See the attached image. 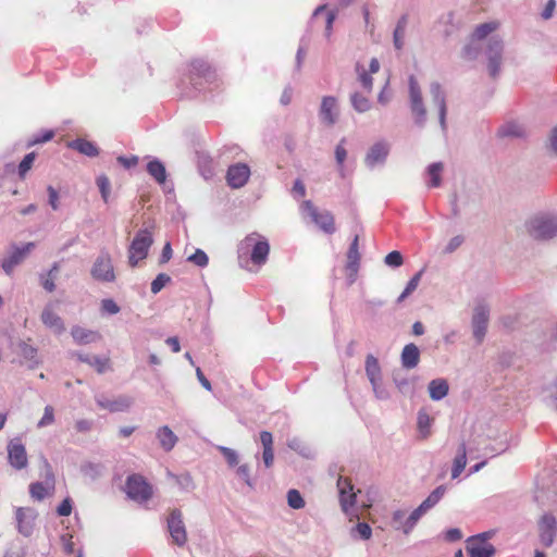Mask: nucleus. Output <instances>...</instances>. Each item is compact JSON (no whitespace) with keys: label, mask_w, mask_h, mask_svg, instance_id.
Returning <instances> with one entry per match:
<instances>
[{"label":"nucleus","mask_w":557,"mask_h":557,"mask_svg":"<svg viewBox=\"0 0 557 557\" xmlns=\"http://www.w3.org/2000/svg\"><path fill=\"white\" fill-rule=\"evenodd\" d=\"M238 259L249 255L250 261L256 265L267 262L270 252V245L267 238L257 233L247 235L238 245Z\"/></svg>","instance_id":"1"},{"label":"nucleus","mask_w":557,"mask_h":557,"mask_svg":"<svg viewBox=\"0 0 557 557\" xmlns=\"http://www.w3.org/2000/svg\"><path fill=\"white\" fill-rule=\"evenodd\" d=\"M153 228L154 225L151 224L135 234L128 247V264L132 268L137 267L139 261L148 257L149 249L153 244Z\"/></svg>","instance_id":"2"},{"label":"nucleus","mask_w":557,"mask_h":557,"mask_svg":"<svg viewBox=\"0 0 557 557\" xmlns=\"http://www.w3.org/2000/svg\"><path fill=\"white\" fill-rule=\"evenodd\" d=\"M216 72L211 65L201 59L194 60L189 69V84L196 91H202L209 88L216 81Z\"/></svg>","instance_id":"3"},{"label":"nucleus","mask_w":557,"mask_h":557,"mask_svg":"<svg viewBox=\"0 0 557 557\" xmlns=\"http://www.w3.org/2000/svg\"><path fill=\"white\" fill-rule=\"evenodd\" d=\"M530 235L540 240L550 239L557 236V215L552 213H539L528 222Z\"/></svg>","instance_id":"4"},{"label":"nucleus","mask_w":557,"mask_h":557,"mask_svg":"<svg viewBox=\"0 0 557 557\" xmlns=\"http://www.w3.org/2000/svg\"><path fill=\"white\" fill-rule=\"evenodd\" d=\"M447 486L442 484L433 490L429 496L407 517L405 520L404 533L409 534L418 521L432 508H434L444 497Z\"/></svg>","instance_id":"5"},{"label":"nucleus","mask_w":557,"mask_h":557,"mask_svg":"<svg viewBox=\"0 0 557 557\" xmlns=\"http://www.w3.org/2000/svg\"><path fill=\"white\" fill-rule=\"evenodd\" d=\"M409 107L416 125L423 127L426 122V109L422 98L420 85L414 75L408 77Z\"/></svg>","instance_id":"6"},{"label":"nucleus","mask_w":557,"mask_h":557,"mask_svg":"<svg viewBox=\"0 0 557 557\" xmlns=\"http://www.w3.org/2000/svg\"><path fill=\"white\" fill-rule=\"evenodd\" d=\"M300 210L304 215H308L324 233H335L334 216L330 211L324 210L320 212L310 200H305L300 206Z\"/></svg>","instance_id":"7"},{"label":"nucleus","mask_w":557,"mask_h":557,"mask_svg":"<svg viewBox=\"0 0 557 557\" xmlns=\"http://www.w3.org/2000/svg\"><path fill=\"white\" fill-rule=\"evenodd\" d=\"M90 275L95 281L101 283H112L115 281V272L112 258L108 251H102L95 260Z\"/></svg>","instance_id":"8"},{"label":"nucleus","mask_w":557,"mask_h":557,"mask_svg":"<svg viewBox=\"0 0 557 557\" xmlns=\"http://www.w3.org/2000/svg\"><path fill=\"white\" fill-rule=\"evenodd\" d=\"M125 491L127 496L138 503H145L151 497V486L140 474H132L126 479Z\"/></svg>","instance_id":"9"},{"label":"nucleus","mask_w":557,"mask_h":557,"mask_svg":"<svg viewBox=\"0 0 557 557\" xmlns=\"http://www.w3.org/2000/svg\"><path fill=\"white\" fill-rule=\"evenodd\" d=\"M490 321V307L486 302L481 301L475 305L471 319L473 337L480 344L483 342Z\"/></svg>","instance_id":"10"},{"label":"nucleus","mask_w":557,"mask_h":557,"mask_svg":"<svg viewBox=\"0 0 557 557\" xmlns=\"http://www.w3.org/2000/svg\"><path fill=\"white\" fill-rule=\"evenodd\" d=\"M391 151V145L386 140L374 143L364 157V164L369 170L383 166Z\"/></svg>","instance_id":"11"},{"label":"nucleus","mask_w":557,"mask_h":557,"mask_svg":"<svg viewBox=\"0 0 557 557\" xmlns=\"http://www.w3.org/2000/svg\"><path fill=\"white\" fill-rule=\"evenodd\" d=\"M491 532H483L471 536L468 540L467 550L471 557H492L495 554V547L487 543Z\"/></svg>","instance_id":"12"},{"label":"nucleus","mask_w":557,"mask_h":557,"mask_svg":"<svg viewBox=\"0 0 557 557\" xmlns=\"http://www.w3.org/2000/svg\"><path fill=\"white\" fill-rule=\"evenodd\" d=\"M503 50V40L496 36L491 37L486 48V55L488 59V73L493 78L497 77L500 72Z\"/></svg>","instance_id":"13"},{"label":"nucleus","mask_w":557,"mask_h":557,"mask_svg":"<svg viewBox=\"0 0 557 557\" xmlns=\"http://www.w3.org/2000/svg\"><path fill=\"white\" fill-rule=\"evenodd\" d=\"M168 530L173 543L182 547L187 542V532L180 509H173L168 518Z\"/></svg>","instance_id":"14"},{"label":"nucleus","mask_w":557,"mask_h":557,"mask_svg":"<svg viewBox=\"0 0 557 557\" xmlns=\"http://www.w3.org/2000/svg\"><path fill=\"white\" fill-rule=\"evenodd\" d=\"M430 94H431L433 103L437 107V110H438V121H440L441 128L444 133H446L447 132L446 94H445L442 85L438 82H432L430 84Z\"/></svg>","instance_id":"15"},{"label":"nucleus","mask_w":557,"mask_h":557,"mask_svg":"<svg viewBox=\"0 0 557 557\" xmlns=\"http://www.w3.org/2000/svg\"><path fill=\"white\" fill-rule=\"evenodd\" d=\"M37 511L30 507H18L15 511L17 531L23 536H30L34 531Z\"/></svg>","instance_id":"16"},{"label":"nucleus","mask_w":557,"mask_h":557,"mask_svg":"<svg viewBox=\"0 0 557 557\" xmlns=\"http://www.w3.org/2000/svg\"><path fill=\"white\" fill-rule=\"evenodd\" d=\"M250 176V168L246 163H236L228 166L226 182L231 188L244 187Z\"/></svg>","instance_id":"17"},{"label":"nucleus","mask_w":557,"mask_h":557,"mask_svg":"<svg viewBox=\"0 0 557 557\" xmlns=\"http://www.w3.org/2000/svg\"><path fill=\"white\" fill-rule=\"evenodd\" d=\"M339 111L337 100L333 96H324L319 109V117L325 126H333L338 119Z\"/></svg>","instance_id":"18"},{"label":"nucleus","mask_w":557,"mask_h":557,"mask_svg":"<svg viewBox=\"0 0 557 557\" xmlns=\"http://www.w3.org/2000/svg\"><path fill=\"white\" fill-rule=\"evenodd\" d=\"M96 404L110 412L127 411L133 405V399L129 396L122 395L115 399H110L103 394H98L95 397Z\"/></svg>","instance_id":"19"},{"label":"nucleus","mask_w":557,"mask_h":557,"mask_svg":"<svg viewBox=\"0 0 557 557\" xmlns=\"http://www.w3.org/2000/svg\"><path fill=\"white\" fill-rule=\"evenodd\" d=\"M8 460L9 463L16 470H22L27 467V453L21 440L14 438L9 442Z\"/></svg>","instance_id":"20"},{"label":"nucleus","mask_w":557,"mask_h":557,"mask_svg":"<svg viewBox=\"0 0 557 557\" xmlns=\"http://www.w3.org/2000/svg\"><path fill=\"white\" fill-rule=\"evenodd\" d=\"M539 531L541 543L545 547L554 544L557 531V521L552 513H544L539 521Z\"/></svg>","instance_id":"21"},{"label":"nucleus","mask_w":557,"mask_h":557,"mask_svg":"<svg viewBox=\"0 0 557 557\" xmlns=\"http://www.w3.org/2000/svg\"><path fill=\"white\" fill-rule=\"evenodd\" d=\"M337 487L339 493L341 508L345 513H349L356 504V494L354 486L349 479L339 476L337 480Z\"/></svg>","instance_id":"22"},{"label":"nucleus","mask_w":557,"mask_h":557,"mask_svg":"<svg viewBox=\"0 0 557 557\" xmlns=\"http://www.w3.org/2000/svg\"><path fill=\"white\" fill-rule=\"evenodd\" d=\"M41 322L57 334L64 332V323L60 315L54 312L52 305H47L41 312Z\"/></svg>","instance_id":"23"},{"label":"nucleus","mask_w":557,"mask_h":557,"mask_svg":"<svg viewBox=\"0 0 557 557\" xmlns=\"http://www.w3.org/2000/svg\"><path fill=\"white\" fill-rule=\"evenodd\" d=\"M148 159V163L146 165L147 173L160 185L166 183V169L161 160L156 157H146Z\"/></svg>","instance_id":"24"},{"label":"nucleus","mask_w":557,"mask_h":557,"mask_svg":"<svg viewBox=\"0 0 557 557\" xmlns=\"http://www.w3.org/2000/svg\"><path fill=\"white\" fill-rule=\"evenodd\" d=\"M420 361V350L413 343L405 345L400 355L401 367L407 370L414 369Z\"/></svg>","instance_id":"25"},{"label":"nucleus","mask_w":557,"mask_h":557,"mask_svg":"<svg viewBox=\"0 0 557 557\" xmlns=\"http://www.w3.org/2000/svg\"><path fill=\"white\" fill-rule=\"evenodd\" d=\"M32 247H34V244L29 243L23 248H16L8 258L3 259L1 264L3 271L10 275Z\"/></svg>","instance_id":"26"},{"label":"nucleus","mask_w":557,"mask_h":557,"mask_svg":"<svg viewBox=\"0 0 557 557\" xmlns=\"http://www.w3.org/2000/svg\"><path fill=\"white\" fill-rule=\"evenodd\" d=\"M156 437L161 448L166 453L171 451L178 441V437L168 425L160 426L156 432Z\"/></svg>","instance_id":"27"},{"label":"nucleus","mask_w":557,"mask_h":557,"mask_svg":"<svg viewBox=\"0 0 557 557\" xmlns=\"http://www.w3.org/2000/svg\"><path fill=\"white\" fill-rule=\"evenodd\" d=\"M71 335L73 339L79 345L94 343L101 338V335L98 332L84 329L79 325L72 327Z\"/></svg>","instance_id":"28"},{"label":"nucleus","mask_w":557,"mask_h":557,"mask_svg":"<svg viewBox=\"0 0 557 557\" xmlns=\"http://www.w3.org/2000/svg\"><path fill=\"white\" fill-rule=\"evenodd\" d=\"M431 399L438 401L447 396L449 386L444 379H434L428 385Z\"/></svg>","instance_id":"29"},{"label":"nucleus","mask_w":557,"mask_h":557,"mask_svg":"<svg viewBox=\"0 0 557 557\" xmlns=\"http://www.w3.org/2000/svg\"><path fill=\"white\" fill-rule=\"evenodd\" d=\"M69 147L90 158L99 154L98 147L94 143L84 138H77L70 141Z\"/></svg>","instance_id":"30"},{"label":"nucleus","mask_w":557,"mask_h":557,"mask_svg":"<svg viewBox=\"0 0 557 557\" xmlns=\"http://www.w3.org/2000/svg\"><path fill=\"white\" fill-rule=\"evenodd\" d=\"M364 370L370 383H375L382 380V369L379 360L371 354L366 358Z\"/></svg>","instance_id":"31"},{"label":"nucleus","mask_w":557,"mask_h":557,"mask_svg":"<svg viewBox=\"0 0 557 557\" xmlns=\"http://www.w3.org/2000/svg\"><path fill=\"white\" fill-rule=\"evenodd\" d=\"M467 465V448L466 444L462 442L458 449L457 455L454 458L453 469H451V479H457L461 472L465 470Z\"/></svg>","instance_id":"32"},{"label":"nucleus","mask_w":557,"mask_h":557,"mask_svg":"<svg viewBox=\"0 0 557 557\" xmlns=\"http://www.w3.org/2000/svg\"><path fill=\"white\" fill-rule=\"evenodd\" d=\"M78 360L94 367L98 373H104L109 367V359L100 356H91L85 354L76 355Z\"/></svg>","instance_id":"33"},{"label":"nucleus","mask_w":557,"mask_h":557,"mask_svg":"<svg viewBox=\"0 0 557 557\" xmlns=\"http://www.w3.org/2000/svg\"><path fill=\"white\" fill-rule=\"evenodd\" d=\"M347 269L352 272L357 273L359 268V259L360 255L358 251V236H355L352 243L349 246L348 252H347Z\"/></svg>","instance_id":"34"},{"label":"nucleus","mask_w":557,"mask_h":557,"mask_svg":"<svg viewBox=\"0 0 557 557\" xmlns=\"http://www.w3.org/2000/svg\"><path fill=\"white\" fill-rule=\"evenodd\" d=\"M287 446L304 458L309 459L313 457L311 448L299 437L287 440Z\"/></svg>","instance_id":"35"},{"label":"nucleus","mask_w":557,"mask_h":557,"mask_svg":"<svg viewBox=\"0 0 557 557\" xmlns=\"http://www.w3.org/2000/svg\"><path fill=\"white\" fill-rule=\"evenodd\" d=\"M442 171H443V163L442 162L431 163L426 168V172H428V174L430 176V181L428 183L429 187L436 188V187L441 186V184H442V177H441Z\"/></svg>","instance_id":"36"},{"label":"nucleus","mask_w":557,"mask_h":557,"mask_svg":"<svg viewBox=\"0 0 557 557\" xmlns=\"http://www.w3.org/2000/svg\"><path fill=\"white\" fill-rule=\"evenodd\" d=\"M497 135L499 137L518 138V137H522L524 135V129L521 125H519L515 122H509L499 127Z\"/></svg>","instance_id":"37"},{"label":"nucleus","mask_w":557,"mask_h":557,"mask_svg":"<svg viewBox=\"0 0 557 557\" xmlns=\"http://www.w3.org/2000/svg\"><path fill=\"white\" fill-rule=\"evenodd\" d=\"M432 421L433 419L429 416V413L425 410H419L417 417V425L422 438H426L430 435Z\"/></svg>","instance_id":"38"},{"label":"nucleus","mask_w":557,"mask_h":557,"mask_svg":"<svg viewBox=\"0 0 557 557\" xmlns=\"http://www.w3.org/2000/svg\"><path fill=\"white\" fill-rule=\"evenodd\" d=\"M18 354L26 360L29 361V367L33 368L38 364L37 348L27 344L26 342L18 343Z\"/></svg>","instance_id":"39"},{"label":"nucleus","mask_w":557,"mask_h":557,"mask_svg":"<svg viewBox=\"0 0 557 557\" xmlns=\"http://www.w3.org/2000/svg\"><path fill=\"white\" fill-rule=\"evenodd\" d=\"M81 471L85 476L95 481L103 474L104 467L101 463L88 461L81 466Z\"/></svg>","instance_id":"40"},{"label":"nucleus","mask_w":557,"mask_h":557,"mask_svg":"<svg viewBox=\"0 0 557 557\" xmlns=\"http://www.w3.org/2000/svg\"><path fill=\"white\" fill-rule=\"evenodd\" d=\"M350 103L352 108L359 113H364L371 108L370 100L357 91L350 95Z\"/></svg>","instance_id":"41"},{"label":"nucleus","mask_w":557,"mask_h":557,"mask_svg":"<svg viewBox=\"0 0 557 557\" xmlns=\"http://www.w3.org/2000/svg\"><path fill=\"white\" fill-rule=\"evenodd\" d=\"M355 71L358 75V79L361 84V86L367 90L368 92L372 91L373 88V78L369 72L364 70V67L357 62L355 65Z\"/></svg>","instance_id":"42"},{"label":"nucleus","mask_w":557,"mask_h":557,"mask_svg":"<svg viewBox=\"0 0 557 557\" xmlns=\"http://www.w3.org/2000/svg\"><path fill=\"white\" fill-rule=\"evenodd\" d=\"M36 152L32 151L29 153H27L23 160L18 163L17 165V175L20 177V180H24L27 175V173L29 172V170L32 169L35 160H36Z\"/></svg>","instance_id":"43"},{"label":"nucleus","mask_w":557,"mask_h":557,"mask_svg":"<svg viewBox=\"0 0 557 557\" xmlns=\"http://www.w3.org/2000/svg\"><path fill=\"white\" fill-rule=\"evenodd\" d=\"M187 262L203 269L209 264V257L202 249L197 248L194 253L187 257Z\"/></svg>","instance_id":"44"},{"label":"nucleus","mask_w":557,"mask_h":557,"mask_svg":"<svg viewBox=\"0 0 557 557\" xmlns=\"http://www.w3.org/2000/svg\"><path fill=\"white\" fill-rule=\"evenodd\" d=\"M496 24L493 22L483 23L475 27L472 37L476 40H482L486 38L493 30H495Z\"/></svg>","instance_id":"45"},{"label":"nucleus","mask_w":557,"mask_h":557,"mask_svg":"<svg viewBox=\"0 0 557 557\" xmlns=\"http://www.w3.org/2000/svg\"><path fill=\"white\" fill-rule=\"evenodd\" d=\"M393 382L401 394L408 395L412 393V384L409 379L400 376V374L396 372L393 374Z\"/></svg>","instance_id":"46"},{"label":"nucleus","mask_w":557,"mask_h":557,"mask_svg":"<svg viewBox=\"0 0 557 557\" xmlns=\"http://www.w3.org/2000/svg\"><path fill=\"white\" fill-rule=\"evenodd\" d=\"M287 504L293 509H301L306 505L305 499L299 491L294 488L287 492Z\"/></svg>","instance_id":"47"},{"label":"nucleus","mask_w":557,"mask_h":557,"mask_svg":"<svg viewBox=\"0 0 557 557\" xmlns=\"http://www.w3.org/2000/svg\"><path fill=\"white\" fill-rule=\"evenodd\" d=\"M218 450L223 455L228 467L233 468L238 465L239 456L235 449L226 446H218Z\"/></svg>","instance_id":"48"},{"label":"nucleus","mask_w":557,"mask_h":557,"mask_svg":"<svg viewBox=\"0 0 557 557\" xmlns=\"http://www.w3.org/2000/svg\"><path fill=\"white\" fill-rule=\"evenodd\" d=\"M345 138H343L335 147V160L342 176H344V162L347 158V150L344 147Z\"/></svg>","instance_id":"49"},{"label":"nucleus","mask_w":557,"mask_h":557,"mask_svg":"<svg viewBox=\"0 0 557 557\" xmlns=\"http://www.w3.org/2000/svg\"><path fill=\"white\" fill-rule=\"evenodd\" d=\"M544 393H545V396H544V401L545 404L557 410V381L547 386L545 389H544Z\"/></svg>","instance_id":"50"},{"label":"nucleus","mask_w":557,"mask_h":557,"mask_svg":"<svg viewBox=\"0 0 557 557\" xmlns=\"http://www.w3.org/2000/svg\"><path fill=\"white\" fill-rule=\"evenodd\" d=\"M171 276L166 273H159L156 278L151 282L150 289L151 293L157 295L162 288L171 282Z\"/></svg>","instance_id":"51"},{"label":"nucleus","mask_w":557,"mask_h":557,"mask_svg":"<svg viewBox=\"0 0 557 557\" xmlns=\"http://www.w3.org/2000/svg\"><path fill=\"white\" fill-rule=\"evenodd\" d=\"M96 183L103 201L107 203L109 201L111 190L110 180L106 175H100L97 177Z\"/></svg>","instance_id":"52"},{"label":"nucleus","mask_w":557,"mask_h":557,"mask_svg":"<svg viewBox=\"0 0 557 557\" xmlns=\"http://www.w3.org/2000/svg\"><path fill=\"white\" fill-rule=\"evenodd\" d=\"M237 476L243 480L246 485L250 488H255V480L250 475V468L248 465L244 463L237 467L236 469Z\"/></svg>","instance_id":"53"},{"label":"nucleus","mask_w":557,"mask_h":557,"mask_svg":"<svg viewBox=\"0 0 557 557\" xmlns=\"http://www.w3.org/2000/svg\"><path fill=\"white\" fill-rule=\"evenodd\" d=\"M29 493L34 499L42 500L46 498L48 492L42 482H34L29 485Z\"/></svg>","instance_id":"54"},{"label":"nucleus","mask_w":557,"mask_h":557,"mask_svg":"<svg viewBox=\"0 0 557 557\" xmlns=\"http://www.w3.org/2000/svg\"><path fill=\"white\" fill-rule=\"evenodd\" d=\"M384 262L387 267L395 269L399 268L404 263V258L399 251L393 250L385 256Z\"/></svg>","instance_id":"55"},{"label":"nucleus","mask_w":557,"mask_h":557,"mask_svg":"<svg viewBox=\"0 0 557 557\" xmlns=\"http://www.w3.org/2000/svg\"><path fill=\"white\" fill-rule=\"evenodd\" d=\"M352 534H357L360 540H369L372 535V529L367 522H358L352 530Z\"/></svg>","instance_id":"56"},{"label":"nucleus","mask_w":557,"mask_h":557,"mask_svg":"<svg viewBox=\"0 0 557 557\" xmlns=\"http://www.w3.org/2000/svg\"><path fill=\"white\" fill-rule=\"evenodd\" d=\"M54 421V409L52 406L48 405L45 407L44 416L37 423V428H46L50 424H52Z\"/></svg>","instance_id":"57"},{"label":"nucleus","mask_w":557,"mask_h":557,"mask_svg":"<svg viewBox=\"0 0 557 557\" xmlns=\"http://www.w3.org/2000/svg\"><path fill=\"white\" fill-rule=\"evenodd\" d=\"M371 386H372V391L377 399L387 400L389 398V396H391L389 392L384 386L382 380H380L379 382H375V383H371Z\"/></svg>","instance_id":"58"},{"label":"nucleus","mask_w":557,"mask_h":557,"mask_svg":"<svg viewBox=\"0 0 557 557\" xmlns=\"http://www.w3.org/2000/svg\"><path fill=\"white\" fill-rule=\"evenodd\" d=\"M406 516V511L405 510H401V509H398V510H395L392 515V525L395 530H401L404 532V524H405V520L407 518H405Z\"/></svg>","instance_id":"59"},{"label":"nucleus","mask_w":557,"mask_h":557,"mask_svg":"<svg viewBox=\"0 0 557 557\" xmlns=\"http://www.w3.org/2000/svg\"><path fill=\"white\" fill-rule=\"evenodd\" d=\"M54 136V132L51 129L44 131L41 134L35 135L32 137V139L28 141L27 147L37 145V144H44L49 140H51Z\"/></svg>","instance_id":"60"},{"label":"nucleus","mask_w":557,"mask_h":557,"mask_svg":"<svg viewBox=\"0 0 557 557\" xmlns=\"http://www.w3.org/2000/svg\"><path fill=\"white\" fill-rule=\"evenodd\" d=\"M175 479L182 490L191 491L194 488V482L189 473L176 475Z\"/></svg>","instance_id":"61"},{"label":"nucleus","mask_w":557,"mask_h":557,"mask_svg":"<svg viewBox=\"0 0 557 557\" xmlns=\"http://www.w3.org/2000/svg\"><path fill=\"white\" fill-rule=\"evenodd\" d=\"M101 310L108 314H116L121 309L113 299L107 298L101 301Z\"/></svg>","instance_id":"62"},{"label":"nucleus","mask_w":557,"mask_h":557,"mask_svg":"<svg viewBox=\"0 0 557 557\" xmlns=\"http://www.w3.org/2000/svg\"><path fill=\"white\" fill-rule=\"evenodd\" d=\"M73 509V502L70 497L64 498L57 508V513L61 517H67Z\"/></svg>","instance_id":"63"},{"label":"nucleus","mask_w":557,"mask_h":557,"mask_svg":"<svg viewBox=\"0 0 557 557\" xmlns=\"http://www.w3.org/2000/svg\"><path fill=\"white\" fill-rule=\"evenodd\" d=\"M47 193H48V202L50 205V207L52 208V210L57 211L59 209V193L58 190L52 187L51 185H49L47 187Z\"/></svg>","instance_id":"64"}]
</instances>
